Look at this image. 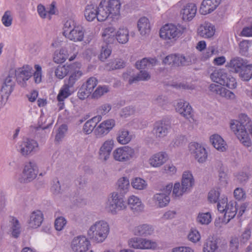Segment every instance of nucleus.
<instances>
[{
  "label": "nucleus",
  "instance_id": "obj_24",
  "mask_svg": "<svg viewBox=\"0 0 252 252\" xmlns=\"http://www.w3.org/2000/svg\"><path fill=\"white\" fill-rule=\"evenodd\" d=\"M97 8V19L98 21L103 22L106 20L111 14L106 4L105 0H102Z\"/></svg>",
  "mask_w": 252,
  "mask_h": 252
},
{
  "label": "nucleus",
  "instance_id": "obj_2",
  "mask_svg": "<svg viewBox=\"0 0 252 252\" xmlns=\"http://www.w3.org/2000/svg\"><path fill=\"white\" fill-rule=\"evenodd\" d=\"M109 232L108 223L104 221H98L92 225L88 230L90 238L97 243L105 240Z\"/></svg>",
  "mask_w": 252,
  "mask_h": 252
},
{
  "label": "nucleus",
  "instance_id": "obj_16",
  "mask_svg": "<svg viewBox=\"0 0 252 252\" xmlns=\"http://www.w3.org/2000/svg\"><path fill=\"white\" fill-rule=\"evenodd\" d=\"M114 145V141L112 139H108L105 141L99 149L98 152L99 159L103 161L107 160L110 157Z\"/></svg>",
  "mask_w": 252,
  "mask_h": 252
},
{
  "label": "nucleus",
  "instance_id": "obj_19",
  "mask_svg": "<svg viewBox=\"0 0 252 252\" xmlns=\"http://www.w3.org/2000/svg\"><path fill=\"white\" fill-rule=\"evenodd\" d=\"M209 90L213 94L219 95L220 96L231 99L234 97V94L229 90L222 87L221 86L215 84H211L209 87Z\"/></svg>",
  "mask_w": 252,
  "mask_h": 252
},
{
  "label": "nucleus",
  "instance_id": "obj_30",
  "mask_svg": "<svg viewBox=\"0 0 252 252\" xmlns=\"http://www.w3.org/2000/svg\"><path fill=\"white\" fill-rule=\"evenodd\" d=\"M247 63L248 62L246 60L236 57L230 60L229 67L233 69L235 73H239Z\"/></svg>",
  "mask_w": 252,
  "mask_h": 252
},
{
  "label": "nucleus",
  "instance_id": "obj_25",
  "mask_svg": "<svg viewBox=\"0 0 252 252\" xmlns=\"http://www.w3.org/2000/svg\"><path fill=\"white\" fill-rule=\"evenodd\" d=\"M84 36V31L82 26L78 25L65 36L70 40L81 41Z\"/></svg>",
  "mask_w": 252,
  "mask_h": 252
},
{
  "label": "nucleus",
  "instance_id": "obj_37",
  "mask_svg": "<svg viewBox=\"0 0 252 252\" xmlns=\"http://www.w3.org/2000/svg\"><path fill=\"white\" fill-rule=\"evenodd\" d=\"M132 139V135L125 129H120L118 133L117 140L121 144L125 145L129 143Z\"/></svg>",
  "mask_w": 252,
  "mask_h": 252
},
{
  "label": "nucleus",
  "instance_id": "obj_63",
  "mask_svg": "<svg viewBox=\"0 0 252 252\" xmlns=\"http://www.w3.org/2000/svg\"><path fill=\"white\" fill-rule=\"evenodd\" d=\"M227 198L226 197L222 198L218 202L217 208L218 210L220 213H224L226 207H227Z\"/></svg>",
  "mask_w": 252,
  "mask_h": 252
},
{
  "label": "nucleus",
  "instance_id": "obj_3",
  "mask_svg": "<svg viewBox=\"0 0 252 252\" xmlns=\"http://www.w3.org/2000/svg\"><path fill=\"white\" fill-rule=\"evenodd\" d=\"M82 75V72L81 71H75L71 73L68 79L64 80V84L57 96L58 100H63L71 94L75 82Z\"/></svg>",
  "mask_w": 252,
  "mask_h": 252
},
{
  "label": "nucleus",
  "instance_id": "obj_4",
  "mask_svg": "<svg viewBox=\"0 0 252 252\" xmlns=\"http://www.w3.org/2000/svg\"><path fill=\"white\" fill-rule=\"evenodd\" d=\"M186 28L183 26L168 24L163 26L160 30V37L165 40L178 38L184 33Z\"/></svg>",
  "mask_w": 252,
  "mask_h": 252
},
{
  "label": "nucleus",
  "instance_id": "obj_44",
  "mask_svg": "<svg viewBox=\"0 0 252 252\" xmlns=\"http://www.w3.org/2000/svg\"><path fill=\"white\" fill-rule=\"evenodd\" d=\"M117 190L121 194L126 193L129 188V182L126 177L120 178L117 182Z\"/></svg>",
  "mask_w": 252,
  "mask_h": 252
},
{
  "label": "nucleus",
  "instance_id": "obj_10",
  "mask_svg": "<svg viewBox=\"0 0 252 252\" xmlns=\"http://www.w3.org/2000/svg\"><path fill=\"white\" fill-rule=\"evenodd\" d=\"M170 128L171 126L168 122L158 121L154 124L153 133L157 139H160L167 136Z\"/></svg>",
  "mask_w": 252,
  "mask_h": 252
},
{
  "label": "nucleus",
  "instance_id": "obj_11",
  "mask_svg": "<svg viewBox=\"0 0 252 252\" xmlns=\"http://www.w3.org/2000/svg\"><path fill=\"white\" fill-rule=\"evenodd\" d=\"M32 67L30 65L23 66L18 68L15 72L17 82L22 87L26 86V81L32 75Z\"/></svg>",
  "mask_w": 252,
  "mask_h": 252
},
{
  "label": "nucleus",
  "instance_id": "obj_38",
  "mask_svg": "<svg viewBox=\"0 0 252 252\" xmlns=\"http://www.w3.org/2000/svg\"><path fill=\"white\" fill-rule=\"evenodd\" d=\"M84 16L88 21H93L97 18V8L93 4H88L86 6L84 10Z\"/></svg>",
  "mask_w": 252,
  "mask_h": 252
},
{
  "label": "nucleus",
  "instance_id": "obj_54",
  "mask_svg": "<svg viewBox=\"0 0 252 252\" xmlns=\"http://www.w3.org/2000/svg\"><path fill=\"white\" fill-rule=\"evenodd\" d=\"M141 249H154L157 247V243L150 240L140 238Z\"/></svg>",
  "mask_w": 252,
  "mask_h": 252
},
{
  "label": "nucleus",
  "instance_id": "obj_9",
  "mask_svg": "<svg viewBox=\"0 0 252 252\" xmlns=\"http://www.w3.org/2000/svg\"><path fill=\"white\" fill-rule=\"evenodd\" d=\"M90 246L89 240L83 236L74 237L71 243V248L74 252H86Z\"/></svg>",
  "mask_w": 252,
  "mask_h": 252
},
{
  "label": "nucleus",
  "instance_id": "obj_40",
  "mask_svg": "<svg viewBox=\"0 0 252 252\" xmlns=\"http://www.w3.org/2000/svg\"><path fill=\"white\" fill-rule=\"evenodd\" d=\"M106 5L111 15L116 16L120 14L121 3L119 0H109Z\"/></svg>",
  "mask_w": 252,
  "mask_h": 252
},
{
  "label": "nucleus",
  "instance_id": "obj_15",
  "mask_svg": "<svg viewBox=\"0 0 252 252\" xmlns=\"http://www.w3.org/2000/svg\"><path fill=\"white\" fill-rule=\"evenodd\" d=\"M36 175L37 168L35 164L32 162L26 163L22 172L24 182H30L35 178Z\"/></svg>",
  "mask_w": 252,
  "mask_h": 252
},
{
  "label": "nucleus",
  "instance_id": "obj_59",
  "mask_svg": "<svg viewBox=\"0 0 252 252\" xmlns=\"http://www.w3.org/2000/svg\"><path fill=\"white\" fill-rule=\"evenodd\" d=\"M67 129V127L66 125H61L58 129V132L55 137V140L60 142L63 138L64 133Z\"/></svg>",
  "mask_w": 252,
  "mask_h": 252
},
{
  "label": "nucleus",
  "instance_id": "obj_49",
  "mask_svg": "<svg viewBox=\"0 0 252 252\" xmlns=\"http://www.w3.org/2000/svg\"><path fill=\"white\" fill-rule=\"evenodd\" d=\"M179 54H172L166 56L163 60L165 64L179 66Z\"/></svg>",
  "mask_w": 252,
  "mask_h": 252
},
{
  "label": "nucleus",
  "instance_id": "obj_13",
  "mask_svg": "<svg viewBox=\"0 0 252 252\" xmlns=\"http://www.w3.org/2000/svg\"><path fill=\"white\" fill-rule=\"evenodd\" d=\"M115 125V122L114 120H105L94 129V134L97 137H101L108 133Z\"/></svg>",
  "mask_w": 252,
  "mask_h": 252
},
{
  "label": "nucleus",
  "instance_id": "obj_51",
  "mask_svg": "<svg viewBox=\"0 0 252 252\" xmlns=\"http://www.w3.org/2000/svg\"><path fill=\"white\" fill-rule=\"evenodd\" d=\"M220 189L217 188L216 189H211L208 193V199L211 203L218 202L220 200L219 197L220 196Z\"/></svg>",
  "mask_w": 252,
  "mask_h": 252
},
{
  "label": "nucleus",
  "instance_id": "obj_64",
  "mask_svg": "<svg viewBox=\"0 0 252 252\" xmlns=\"http://www.w3.org/2000/svg\"><path fill=\"white\" fill-rule=\"evenodd\" d=\"M66 223L65 219L62 217H58L55 221V227L57 230L60 231L63 229Z\"/></svg>",
  "mask_w": 252,
  "mask_h": 252
},
{
  "label": "nucleus",
  "instance_id": "obj_56",
  "mask_svg": "<svg viewBox=\"0 0 252 252\" xmlns=\"http://www.w3.org/2000/svg\"><path fill=\"white\" fill-rule=\"evenodd\" d=\"M108 92L109 89L107 86H99L93 93L92 97L94 98H98Z\"/></svg>",
  "mask_w": 252,
  "mask_h": 252
},
{
  "label": "nucleus",
  "instance_id": "obj_52",
  "mask_svg": "<svg viewBox=\"0 0 252 252\" xmlns=\"http://www.w3.org/2000/svg\"><path fill=\"white\" fill-rule=\"evenodd\" d=\"M98 83L97 79L94 77L89 78L86 82L82 85L84 88L87 89V90L91 93H92L94 88Z\"/></svg>",
  "mask_w": 252,
  "mask_h": 252
},
{
  "label": "nucleus",
  "instance_id": "obj_34",
  "mask_svg": "<svg viewBox=\"0 0 252 252\" xmlns=\"http://www.w3.org/2000/svg\"><path fill=\"white\" fill-rule=\"evenodd\" d=\"M179 66H187L195 63L197 58L195 54L190 53L186 56L179 54Z\"/></svg>",
  "mask_w": 252,
  "mask_h": 252
},
{
  "label": "nucleus",
  "instance_id": "obj_28",
  "mask_svg": "<svg viewBox=\"0 0 252 252\" xmlns=\"http://www.w3.org/2000/svg\"><path fill=\"white\" fill-rule=\"evenodd\" d=\"M102 37L106 44H113L116 39L115 29L112 27L105 28L102 33Z\"/></svg>",
  "mask_w": 252,
  "mask_h": 252
},
{
  "label": "nucleus",
  "instance_id": "obj_48",
  "mask_svg": "<svg viewBox=\"0 0 252 252\" xmlns=\"http://www.w3.org/2000/svg\"><path fill=\"white\" fill-rule=\"evenodd\" d=\"M13 82L10 77H7L3 83L1 89V92L9 94L13 90Z\"/></svg>",
  "mask_w": 252,
  "mask_h": 252
},
{
  "label": "nucleus",
  "instance_id": "obj_50",
  "mask_svg": "<svg viewBox=\"0 0 252 252\" xmlns=\"http://www.w3.org/2000/svg\"><path fill=\"white\" fill-rule=\"evenodd\" d=\"M77 26L76 22L72 19H69L67 20L64 24L63 28V35H66L73 29H75Z\"/></svg>",
  "mask_w": 252,
  "mask_h": 252
},
{
  "label": "nucleus",
  "instance_id": "obj_61",
  "mask_svg": "<svg viewBox=\"0 0 252 252\" xmlns=\"http://www.w3.org/2000/svg\"><path fill=\"white\" fill-rule=\"evenodd\" d=\"M188 237L189 241L196 243L199 241L200 235L197 230L191 229L188 234Z\"/></svg>",
  "mask_w": 252,
  "mask_h": 252
},
{
  "label": "nucleus",
  "instance_id": "obj_27",
  "mask_svg": "<svg viewBox=\"0 0 252 252\" xmlns=\"http://www.w3.org/2000/svg\"><path fill=\"white\" fill-rule=\"evenodd\" d=\"M154 231L153 227L148 224H143L136 227L134 229V234L136 235L146 237L152 235Z\"/></svg>",
  "mask_w": 252,
  "mask_h": 252
},
{
  "label": "nucleus",
  "instance_id": "obj_7",
  "mask_svg": "<svg viewBox=\"0 0 252 252\" xmlns=\"http://www.w3.org/2000/svg\"><path fill=\"white\" fill-rule=\"evenodd\" d=\"M173 186L169 184L160 189V193L156 194L154 196L155 203L159 207L167 206L170 201L169 195L171 192Z\"/></svg>",
  "mask_w": 252,
  "mask_h": 252
},
{
  "label": "nucleus",
  "instance_id": "obj_31",
  "mask_svg": "<svg viewBox=\"0 0 252 252\" xmlns=\"http://www.w3.org/2000/svg\"><path fill=\"white\" fill-rule=\"evenodd\" d=\"M210 142L214 148L221 152L225 151L227 145L224 140L218 134H214L210 137Z\"/></svg>",
  "mask_w": 252,
  "mask_h": 252
},
{
  "label": "nucleus",
  "instance_id": "obj_55",
  "mask_svg": "<svg viewBox=\"0 0 252 252\" xmlns=\"http://www.w3.org/2000/svg\"><path fill=\"white\" fill-rule=\"evenodd\" d=\"M211 216L210 213H199L197 221L202 224H208L211 221Z\"/></svg>",
  "mask_w": 252,
  "mask_h": 252
},
{
  "label": "nucleus",
  "instance_id": "obj_1",
  "mask_svg": "<svg viewBox=\"0 0 252 252\" xmlns=\"http://www.w3.org/2000/svg\"><path fill=\"white\" fill-rule=\"evenodd\" d=\"M230 126L232 131L244 146L249 147L251 146L252 142L246 129L249 130L251 128L252 124L247 115L241 114L239 116V121L232 120L230 123Z\"/></svg>",
  "mask_w": 252,
  "mask_h": 252
},
{
  "label": "nucleus",
  "instance_id": "obj_22",
  "mask_svg": "<svg viewBox=\"0 0 252 252\" xmlns=\"http://www.w3.org/2000/svg\"><path fill=\"white\" fill-rule=\"evenodd\" d=\"M43 220V215L39 210L33 211L30 215L28 221L29 225L32 228H36L40 226Z\"/></svg>",
  "mask_w": 252,
  "mask_h": 252
},
{
  "label": "nucleus",
  "instance_id": "obj_58",
  "mask_svg": "<svg viewBox=\"0 0 252 252\" xmlns=\"http://www.w3.org/2000/svg\"><path fill=\"white\" fill-rule=\"evenodd\" d=\"M188 191V189H184L183 186H181L179 183H177L174 184V186L173 189V195L175 197H179L182 196L184 192Z\"/></svg>",
  "mask_w": 252,
  "mask_h": 252
},
{
  "label": "nucleus",
  "instance_id": "obj_26",
  "mask_svg": "<svg viewBox=\"0 0 252 252\" xmlns=\"http://www.w3.org/2000/svg\"><path fill=\"white\" fill-rule=\"evenodd\" d=\"M137 28L141 35L149 34L151 31V25L149 19L146 17L140 18L137 22Z\"/></svg>",
  "mask_w": 252,
  "mask_h": 252
},
{
  "label": "nucleus",
  "instance_id": "obj_17",
  "mask_svg": "<svg viewBox=\"0 0 252 252\" xmlns=\"http://www.w3.org/2000/svg\"><path fill=\"white\" fill-rule=\"evenodd\" d=\"M221 0H203L199 12L202 15H206L214 11L220 4Z\"/></svg>",
  "mask_w": 252,
  "mask_h": 252
},
{
  "label": "nucleus",
  "instance_id": "obj_41",
  "mask_svg": "<svg viewBox=\"0 0 252 252\" xmlns=\"http://www.w3.org/2000/svg\"><path fill=\"white\" fill-rule=\"evenodd\" d=\"M218 241L213 238L206 240L204 244L203 252H216L218 249Z\"/></svg>",
  "mask_w": 252,
  "mask_h": 252
},
{
  "label": "nucleus",
  "instance_id": "obj_5",
  "mask_svg": "<svg viewBox=\"0 0 252 252\" xmlns=\"http://www.w3.org/2000/svg\"><path fill=\"white\" fill-rule=\"evenodd\" d=\"M107 208L113 215H116L119 211L126 209L127 206L123 196L117 192H113L109 197Z\"/></svg>",
  "mask_w": 252,
  "mask_h": 252
},
{
  "label": "nucleus",
  "instance_id": "obj_45",
  "mask_svg": "<svg viewBox=\"0 0 252 252\" xmlns=\"http://www.w3.org/2000/svg\"><path fill=\"white\" fill-rule=\"evenodd\" d=\"M11 229L12 237L17 238L21 233V227L19 220L14 217H11Z\"/></svg>",
  "mask_w": 252,
  "mask_h": 252
},
{
  "label": "nucleus",
  "instance_id": "obj_43",
  "mask_svg": "<svg viewBox=\"0 0 252 252\" xmlns=\"http://www.w3.org/2000/svg\"><path fill=\"white\" fill-rule=\"evenodd\" d=\"M238 74L242 80L249 81L252 78V64L247 63Z\"/></svg>",
  "mask_w": 252,
  "mask_h": 252
},
{
  "label": "nucleus",
  "instance_id": "obj_35",
  "mask_svg": "<svg viewBox=\"0 0 252 252\" xmlns=\"http://www.w3.org/2000/svg\"><path fill=\"white\" fill-rule=\"evenodd\" d=\"M74 65H59L55 70V75L60 79L63 78L68 73H71L74 68Z\"/></svg>",
  "mask_w": 252,
  "mask_h": 252
},
{
  "label": "nucleus",
  "instance_id": "obj_33",
  "mask_svg": "<svg viewBox=\"0 0 252 252\" xmlns=\"http://www.w3.org/2000/svg\"><path fill=\"white\" fill-rule=\"evenodd\" d=\"M194 179L192 174L189 171H185L182 176V186L184 189L189 191L193 186Z\"/></svg>",
  "mask_w": 252,
  "mask_h": 252
},
{
  "label": "nucleus",
  "instance_id": "obj_6",
  "mask_svg": "<svg viewBox=\"0 0 252 252\" xmlns=\"http://www.w3.org/2000/svg\"><path fill=\"white\" fill-rule=\"evenodd\" d=\"M115 160L126 162L135 157V151L129 146H124L116 149L113 152Z\"/></svg>",
  "mask_w": 252,
  "mask_h": 252
},
{
  "label": "nucleus",
  "instance_id": "obj_23",
  "mask_svg": "<svg viewBox=\"0 0 252 252\" xmlns=\"http://www.w3.org/2000/svg\"><path fill=\"white\" fill-rule=\"evenodd\" d=\"M167 159V154L165 152H160L151 157L149 159V162L153 167H159L164 164Z\"/></svg>",
  "mask_w": 252,
  "mask_h": 252
},
{
  "label": "nucleus",
  "instance_id": "obj_21",
  "mask_svg": "<svg viewBox=\"0 0 252 252\" xmlns=\"http://www.w3.org/2000/svg\"><path fill=\"white\" fill-rule=\"evenodd\" d=\"M215 28L214 26L209 22H205L201 25L198 29V34L205 38L212 37L215 34Z\"/></svg>",
  "mask_w": 252,
  "mask_h": 252
},
{
  "label": "nucleus",
  "instance_id": "obj_39",
  "mask_svg": "<svg viewBox=\"0 0 252 252\" xmlns=\"http://www.w3.org/2000/svg\"><path fill=\"white\" fill-rule=\"evenodd\" d=\"M151 76L149 73L145 70H141L139 73L135 76H130L128 78V83L132 84L133 83L139 81H147L150 79Z\"/></svg>",
  "mask_w": 252,
  "mask_h": 252
},
{
  "label": "nucleus",
  "instance_id": "obj_62",
  "mask_svg": "<svg viewBox=\"0 0 252 252\" xmlns=\"http://www.w3.org/2000/svg\"><path fill=\"white\" fill-rule=\"evenodd\" d=\"M35 71L32 74L34 78V80L36 83H39L42 80V73L41 67L38 64L34 65Z\"/></svg>",
  "mask_w": 252,
  "mask_h": 252
},
{
  "label": "nucleus",
  "instance_id": "obj_14",
  "mask_svg": "<svg viewBox=\"0 0 252 252\" xmlns=\"http://www.w3.org/2000/svg\"><path fill=\"white\" fill-rule=\"evenodd\" d=\"M176 110L189 122L194 121L192 108L189 103L185 101L179 102L177 104Z\"/></svg>",
  "mask_w": 252,
  "mask_h": 252
},
{
  "label": "nucleus",
  "instance_id": "obj_47",
  "mask_svg": "<svg viewBox=\"0 0 252 252\" xmlns=\"http://www.w3.org/2000/svg\"><path fill=\"white\" fill-rule=\"evenodd\" d=\"M68 56L66 50L64 49H61L59 52L55 53L53 60L57 63H61L67 59Z\"/></svg>",
  "mask_w": 252,
  "mask_h": 252
},
{
  "label": "nucleus",
  "instance_id": "obj_42",
  "mask_svg": "<svg viewBox=\"0 0 252 252\" xmlns=\"http://www.w3.org/2000/svg\"><path fill=\"white\" fill-rule=\"evenodd\" d=\"M156 62V59L154 58H144L140 61L136 62L135 66L138 69H145L153 66Z\"/></svg>",
  "mask_w": 252,
  "mask_h": 252
},
{
  "label": "nucleus",
  "instance_id": "obj_12",
  "mask_svg": "<svg viewBox=\"0 0 252 252\" xmlns=\"http://www.w3.org/2000/svg\"><path fill=\"white\" fill-rule=\"evenodd\" d=\"M38 148V144L36 141L27 139L21 143L18 150L22 156L26 157L37 151Z\"/></svg>",
  "mask_w": 252,
  "mask_h": 252
},
{
  "label": "nucleus",
  "instance_id": "obj_32",
  "mask_svg": "<svg viewBox=\"0 0 252 252\" xmlns=\"http://www.w3.org/2000/svg\"><path fill=\"white\" fill-rule=\"evenodd\" d=\"M227 75L224 69H216L212 73L210 77L213 81L221 85L225 83Z\"/></svg>",
  "mask_w": 252,
  "mask_h": 252
},
{
  "label": "nucleus",
  "instance_id": "obj_8",
  "mask_svg": "<svg viewBox=\"0 0 252 252\" xmlns=\"http://www.w3.org/2000/svg\"><path fill=\"white\" fill-rule=\"evenodd\" d=\"M190 154L199 163H203L207 159L208 155L206 149L197 143H190L189 146Z\"/></svg>",
  "mask_w": 252,
  "mask_h": 252
},
{
  "label": "nucleus",
  "instance_id": "obj_57",
  "mask_svg": "<svg viewBox=\"0 0 252 252\" xmlns=\"http://www.w3.org/2000/svg\"><path fill=\"white\" fill-rule=\"evenodd\" d=\"M12 19L11 11L7 10L4 12L1 21L5 27H9L12 24Z\"/></svg>",
  "mask_w": 252,
  "mask_h": 252
},
{
  "label": "nucleus",
  "instance_id": "obj_46",
  "mask_svg": "<svg viewBox=\"0 0 252 252\" xmlns=\"http://www.w3.org/2000/svg\"><path fill=\"white\" fill-rule=\"evenodd\" d=\"M237 210L236 202H229L224 212V217L228 218V220L233 219L236 214Z\"/></svg>",
  "mask_w": 252,
  "mask_h": 252
},
{
  "label": "nucleus",
  "instance_id": "obj_60",
  "mask_svg": "<svg viewBox=\"0 0 252 252\" xmlns=\"http://www.w3.org/2000/svg\"><path fill=\"white\" fill-rule=\"evenodd\" d=\"M225 80V83L224 84H222V86H226L230 89H233L236 87L237 83L234 77L227 75Z\"/></svg>",
  "mask_w": 252,
  "mask_h": 252
},
{
  "label": "nucleus",
  "instance_id": "obj_53",
  "mask_svg": "<svg viewBox=\"0 0 252 252\" xmlns=\"http://www.w3.org/2000/svg\"><path fill=\"white\" fill-rule=\"evenodd\" d=\"M131 185L133 188L137 189H143L146 188L147 184L146 181L141 178H135L132 182Z\"/></svg>",
  "mask_w": 252,
  "mask_h": 252
},
{
  "label": "nucleus",
  "instance_id": "obj_18",
  "mask_svg": "<svg viewBox=\"0 0 252 252\" xmlns=\"http://www.w3.org/2000/svg\"><path fill=\"white\" fill-rule=\"evenodd\" d=\"M197 11L196 5L189 3L184 6L180 11V15L184 21H190L195 16Z\"/></svg>",
  "mask_w": 252,
  "mask_h": 252
},
{
  "label": "nucleus",
  "instance_id": "obj_20",
  "mask_svg": "<svg viewBox=\"0 0 252 252\" xmlns=\"http://www.w3.org/2000/svg\"><path fill=\"white\" fill-rule=\"evenodd\" d=\"M127 205L134 213H139L143 211L144 205L141 199L135 195H131L127 199Z\"/></svg>",
  "mask_w": 252,
  "mask_h": 252
},
{
  "label": "nucleus",
  "instance_id": "obj_36",
  "mask_svg": "<svg viewBox=\"0 0 252 252\" xmlns=\"http://www.w3.org/2000/svg\"><path fill=\"white\" fill-rule=\"evenodd\" d=\"M116 39L121 44H125L129 39V31L126 28H121L116 32Z\"/></svg>",
  "mask_w": 252,
  "mask_h": 252
},
{
  "label": "nucleus",
  "instance_id": "obj_29",
  "mask_svg": "<svg viewBox=\"0 0 252 252\" xmlns=\"http://www.w3.org/2000/svg\"><path fill=\"white\" fill-rule=\"evenodd\" d=\"M101 115H97L87 121L84 124L83 131L86 134H89L94 129L97 123L101 120Z\"/></svg>",
  "mask_w": 252,
  "mask_h": 252
}]
</instances>
